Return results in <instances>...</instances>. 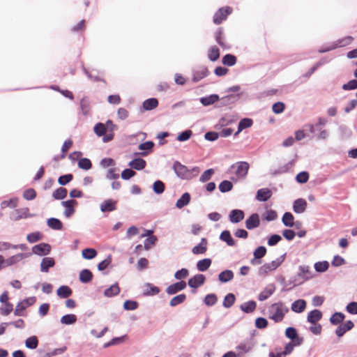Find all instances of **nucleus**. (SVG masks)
<instances>
[{
	"label": "nucleus",
	"mask_w": 357,
	"mask_h": 357,
	"mask_svg": "<svg viewBox=\"0 0 357 357\" xmlns=\"http://www.w3.org/2000/svg\"><path fill=\"white\" fill-rule=\"evenodd\" d=\"M269 319L273 320L275 323L283 320L286 313L289 312V308L282 302L272 304L269 309Z\"/></svg>",
	"instance_id": "nucleus-1"
},
{
	"label": "nucleus",
	"mask_w": 357,
	"mask_h": 357,
	"mask_svg": "<svg viewBox=\"0 0 357 357\" xmlns=\"http://www.w3.org/2000/svg\"><path fill=\"white\" fill-rule=\"evenodd\" d=\"M250 165L248 162L245 161L237 162L231 165L230 169H234V174L237 179H244L248 172Z\"/></svg>",
	"instance_id": "nucleus-2"
},
{
	"label": "nucleus",
	"mask_w": 357,
	"mask_h": 357,
	"mask_svg": "<svg viewBox=\"0 0 357 357\" xmlns=\"http://www.w3.org/2000/svg\"><path fill=\"white\" fill-rule=\"evenodd\" d=\"M285 257V254L280 256L275 260L272 261L270 263H266L262 265L259 269V275H264L267 274L268 272L275 270L284 261Z\"/></svg>",
	"instance_id": "nucleus-3"
},
{
	"label": "nucleus",
	"mask_w": 357,
	"mask_h": 357,
	"mask_svg": "<svg viewBox=\"0 0 357 357\" xmlns=\"http://www.w3.org/2000/svg\"><path fill=\"white\" fill-rule=\"evenodd\" d=\"M353 40V38L351 36H346L342 39L337 40L327 45L326 47L320 48L319 50V53H325L331 50H333L337 47H344L349 45Z\"/></svg>",
	"instance_id": "nucleus-4"
},
{
	"label": "nucleus",
	"mask_w": 357,
	"mask_h": 357,
	"mask_svg": "<svg viewBox=\"0 0 357 357\" xmlns=\"http://www.w3.org/2000/svg\"><path fill=\"white\" fill-rule=\"evenodd\" d=\"M173 169L178 177L183 179H188L191 178V172L186 166L182 165L181 162L176 161L173 165Z\"/></svg>",
	"instance_id": "nucleus-5"
},
{
	"label": "nucleus",
	"mask_w": 357,
	"mask_h": 357,
	"mask_svg": "<svg viewBox=\"0 0 357 357\" xmlns=\"http://www.w3.org/2000/svg\"><path fill=\"white\" fill-rule=\"evenodd\" d=\"M254 347V344L250 340H245L241 342L236 347L238 357H243L244 354L250 352Z\"/></svg>",
	"instance_id": "nucleus-6"
},
{
	"label": "nucleus",
	"mask_w": 357,
	"mask_h": 357,
	"mask_svg": "<svg viewBox=\"0 0 357 357\" xmlns=\"http://www.w3.org/2000/svg\"><path fill=\"white\" fill-rule=\"evenodd\" d=\"M233 11L232 8L225 6L220 8L214 15L213 22H222L227 20V16Z\"/></svg>",
	"instance_id": "nucleus-7"
},
{
	"label": "nucleus",
	"mask_w": 357,
	"mask_h": 357,
	"mask_svg": "<svg viewBox=\"0 0 357 357\" xmlns=\"http://www.w3.org/2000/svg\"><path fill=\"white\" fill-rule=\"evenodd\" d=\"M31 254L32 253L31 252L18 253L15 255L11 256L8 259H4L5 266L6 267L16 264L20 261H22L23 259L29 257L31 255Z\"/></svg>",
	"instance_id": "nucleus-8"
},
{
	"label": "nucleus",
	"mask_w": 357,
	"mask_h": 357,
	"mask_svg": "<svg viewBox=\"0 0 357 357\" xmlns=\"http://www.w3.org/2000/svg\"><path fill=\"white\" fill-rule=\"evenodd\" d=\"M285 335L287 338L296 342L297 345H301L304 341L303 337H299L297 331L294 327H288L285 331Z\"/></svg>",
	"instance_id": "nucleus-9"
},
{
	"label": "nucleus",
	"mask_w": 357,
	"mask_h": 357,
	"mask_svg": "<svg viewBox=\"0 0 357 357\" xmlns=\"http://www.w3.org/2000/svg\"><path fill=\"white\" fill-rule=\"evenodd\" d=\"M186 282L183 280L175 282L166 288V293L168 295H174L186 288Z\"/></svg>",
	"instance_id": "nucleus-10"
},
{
	"label": "nucleus",
	"mask_w": 357,
	"mask_h": 357,
	"mask_svg": "<svg viewBox=\"0 0 357 357\" xmlns=\"http://www.w3.org/2000/svg\"><path fill=\"white\" fill-rule=\"evenodd\" d=\"M51 251V246L45 243H41L32 248V252L35 255L42 256L47 255Z\"/></svg>",
	"instance_id": "nucleus-11"
},
{
	"label": "nucleus",
	"mask_w": 357,
	"mask_h": 357,
	"mask_svg": "<svg viewBox=\"0 0 357 357\" xmlns=\"http://www.w3.org/2000/svg\"><path fill=\"white\" fill-rule=\"evenodd\" d=\"M298 269L299 273L297 274L296 277L301 278L303 280L302 282H299L298 283V284H302L303 281L308 280L312 278V273L309 266H299Z\"/></svg>",
	"instance_id": "nucleus-12"
},
{
	"label": "nucleus",
	"mask_w": 357,
	"mask_h": 357,
	"mask_svg": "<svg viewBox=\"0 0 357 357\" xmlns=\"http://www.w3.org/2000/svg\"><path fill=\"white\" fill-rule=\"evenodd\" d=\"M266 254V248L264 246H259L253 252L254 258L251 259L250 262L252 265H258L261 263V258L264 257Z\"/></svg>",
	"instance_id": "nucleus-13"
},
{
	"label": "nucleus",
	"mask_w": 357,
	"mask_h": 357,
	"mask_svg": "<svg viewBox=\"0 0 357 357\" xmlns=\"http://www.w3.org/2000/svg\"><path fill=\"white\" fill-rule=\"evenodd\" d=\"M206 277L203 274H197L188 280V284L191 288L197 289L204 283Z\"/></svg>",
	"instance_id": "nucleus-14"
},
{
	"label": "nucleus",
	"mask_w": 357,
	"mask_h": 357,
	"mask_svg": "<svg viewBox=\"0 0 357 357\" xmlns=\"http://www.w3.org/2000/svg\"><path fill=\"white\" fill-rule=\"evenodd\" d=\"M354 326V323L349 320L345 321L344 324H340L335 329V334L338 337H342L347 331L351 330Z\"/></svg>",
	"instance_id": "nucleus-15"
},
{
	"label": "nucleus",
	"mask_w": 357,
	"mask_h": 357,
	"mask_svg": "<svg viewBox=\"0 0 357 357\" xmlns=\"http://www.w3.org/2000/svg\"><path fill=\"white\" fill-rule=\"evenodd\" d=\"M260 225L259 216L257 213L252 214L245 220V227L248 229L251 230L258 227Z\"/></svg>",
	"instance_id": "nucleus-16"
},
{
	"label": "nucleus",
	"mask_w": 357,
	"mask_h": 357,
	"mask_svg": "<svg viewBox=\"0 0 357 357\" xmlns=\"http://www.w3.org/2000/svg\"><path fill=\"white\" fill-rule=\"evenodd\" d=\"M77 204V202L75 199H70L61 202V204L65 207L63 214L66 218L70 217L75 213L73 206Z\"/></svg>",
	"instance_id": "nucleus-17"
},
{
	"label": "nucleus",
	"mask_w": 357,
	"mask_h": 357,
	"mask_svg": "<svg viewBox=\"0 0 357 357\" xmlns=\"http://www.w3.org/2000/svg\"><path fill=\"white\" fill-rule=\"evenodd\" d=\"M116 201L112 199H106L100 204V211L103 213L115 211L116 209Z\"/></svg>",
	"instance_id": "nucleus-18"
},
{
	"label": "nucleus",
	"mask_w": 357,
	"mask_h": 357,
	"mask_svg": "<svg viewBox=\"0 0 357 357\" xmlns=\"http://www.w3.org/2000/svg\"><path fill=\"white\" fill-rule=\"evenodd\" d=\"M275 290V286L274 284H270L267 285L264 289L259 294L258 299L260 301H264L268 298Z\"/></svg>",
	"instance_id": "nucleus-19"
},
{
	"label": "nucleus",
	"mask_w": 357,
	"mask_h": 357,
	"mask_svg": "<svg viewBox=\"0 0 357 357\" xmlns=\"http://www.w3.org/2000/svg\"><path fill=\"white\" fill-rule=\"evenodd\" d=\"M244 212L240 209H233L230 211L229 218V220L232 223H238L243 220Z\"/></svg>",
	"instance_id": "nucleus-20"
},
{
	"label": "nucleus",
	"mask_w": 357,
	"mask_h": 357,
	"mask_svg": "<svg viewBox=\"0 0 357 357\" xmlns=\"http://www.w3.org/2000/svg\"><path fill=\"white\" fill-rule=\"evenodd\" d=\"M307 205V202L304 199H297L294 202L293 210L296 213H302L305 211Z\"/></svg>",
	"instance_id": "nucleus-21"
},
{
	"label": "nucleus",
	"mask_w": 357,
	"mask_h": 357,
	"mask_svg": "<svg viewBox=\"0 0 357 357\" xmlns=\"http://www.w3.org/2000/svg\"><path fill=\"white\" fill-rule=\"evenodd\" d=\"M207 239L206 238H202L200 243L193 247L192 249V252L194 255L204 254L207 250Z\"/></svg>",
	"instance_id": "nucleus-22"
},
{
	"label": "nucleus",
	"mask_w": 357,
	"mask_h": 357,
	"mask_svg": "<svg viewBox=\"0 0 357 357\" xmlns=\"http://www.w3.org/2000/svg\"><path fill=\"white\" fill-rule=\"evenodd\" d=\"M272 195V192L270 189L264 188L259 189L257 192L256 199L259 202L267 201Z\"/></svg>",
	"instance_id": "nucleus-23"
},
{
	"label": "nucleus",
	"mask_w": 357,
	"mask_h": 357,
	"mask_svg": "<svg viewBox=\"0 0 357 357\" xmlns=\"http://www.w3.org/2000/svg\"><path fill=\"white\" fill-rule=\"evenodd\" d=\"M306 301L303 299H298L291 303V310L296 313H301L306 308Z\"/></svg>",
	"instance_id": "nucleus-24"
},
{
	"label": "nucleus",
	"mask_w": 357,
	"mask_h": 357,
	"mask_svg": "<svg viewBox=\"0 0 357 357\" xmlns=\"http://www.w3.org/2000/svg\"><path fill=\"white\" fill-rule=\"evenodd\" d=\"M55 265V261L52 257H44L40 263V271L47 273L49 268Z\"/></svg>",
	"instance_id": "nucleus-25"
},
{
	"label": "nucleus",
	"mask_w": 357,
	"mask_h": 357,
	"mask_svg": "<svg viewBox=\"0 0 357 357\" xmlns=\"http://www.w3.org/2000/svg\"><path fill=\"white\" fill-rule=\"evenodd\" d=\"M322 317V313L319 310H313L310 311L307 317V321L312 324H315Z\"/></svg>",
	"instance_id": "nucleus-26"
},
{
	"label": "nucleus",
	"mask_w": 357,
	"mask_h": 357,
	"mask_svg": "<svg viewBox=\"0 0 357 357\" xmlns=\"http://www.w3.org/2000/svg\"><path fill=\"white\" fill-rule=\"evenodd\" d=\"M146 162L142 158H135L128 163V166L135 170H142L145 168Z\"/></svg>",
	"instance_id": "nucleus-27"
},
{
	"label": "nucleus",
	"mask_w": 357,
	"mask_h": 357,
	"mask_svg": "<svg viewBox=\"0 0 357 357\" xmlns=\"http://www.w3.org/2000/svg\"><path fill=\"white\" fill-rule=\"evenodd\" d=\"M208 74V69L206 67H202L201 69L193 72L192 79L194 82H198L203 78L206 77Z\"/></svg>",
	"instance_id": "nucleus-28"
},
{
	"label": "nucleus",
	"mask_w": 357,
	"mask_h": 357,
	"mask_svg": "<svg viewBox=\"0 0 357 357\" xmlns=\"http://www.w3.org/2000/svg\"><path fill=\"white\" fill-rule=\"evenodd\" d=\"M220 239L227 243L229 246H235L236 242L231 237V233L228 230H225L221 232Z\"/></svg>",
	"instance_id": "nucleus-29"
},
{
	"label": "nucleus",
	"mask_w": 357,
	"mask_h": 357,
	"mask_svg": "<svg viewBox=\"0 0 357 357\" xmlns=\"http://www.w3.org/2000/svg\"><path fill=\"white\" fill-rule=\"evenodd\" d=\"M28 208L16 209L12 213L10 218L15 221L20 219L26 218L28 217Z\"/></svg>",
	"instance_id": "nucleus-30"
},
{
	"label": "nucleus",
	"mask_w": 357,
	"mask_h": 357,
	"mask_svg": "<svg viewBox=\"0 0 357 357\" xmlns=\"http://www.w3.org/2000/svg\"><path fill=\"white\" fill-rule=\"evenodd\" d=\"M72 294V289L66 285L61 286L56 291L57 296L61 298H66L70 296Z\"/></svg>",
	"instance_id": "nucleus-31"
},
{
	"label": "nucleus",
	"mask_w": 357,
	"mask_h": 357,
	"mask_svg": "<svg viewBox=\"0 0 357 357\" xmlns=\"http://www.w3.org/2000/svg\"><path fill=\"white\" fill-rule=\"evenodd\" d=\"M158 105V100L155 98L146 99L143 102L142 106L144 110L149 111L155 109Z\"/></svg>",
	"instance_id": "nucleus-32"
},
{
	"label": "nucleus",
	"mask_w": 357,
	"mask_h": 357,
	"mask_svg": "<svg viewBox=\"0 0 357 357\" xmlns=\"http://www.w3.org/2000/svg\"><path fill=\"white\" fill-rule=\"evenodd\" d=\"M219 100V96L217 94H211L208 96L202 97L199 101L204 106H209L213 105Z\"/></svg>",
	"instance_id": "nucleus-33"
},
{
	"label": "nucleus",
	"mask_w": 357,
	"mask_h": 357,
	"mask_svg": "<svg viewBox=\"0 0 357 357\" xmlns=\"http://www.w3.org/2000/svg\"><path fill=\"white\" fill-rule=\"evenodd\" d=\"M93 278V274L89 269H83L80 271L79 275V280L82 283H88Z\"/></svg>",
	"instance_id": "nucleus-34"
},
{
	"label": "nucleus",
	"mask_w": 357,
	"mask_h": 357,
	"mask_svg": "<svg viewBox=\"0 0 357 357\" xmlns=\"http://www.w3.org/2000/svg\"><path fill=\"white\" fill-rule=\"evenodd\" d=\"M257 307V303L254 301H250L245 303H243L241 305V310L245 313H251L253 312Z\"/></svg>",
	"instance_id": "nucleus-35"
},
{
	"label": "nucleus",
	"mask_w": 357,
	"mask_h": 357,
	"mask_svg": "<svg viewBox=\"0 0 357 357\" xmlns=\"http://www.w3.org/2000/svg\"><path fill=\"white\" fill-rule=\"evenodd\" d=\"M190 201V195L188 192H185L182 196L176 201V207L178 208H182L185 206L188 205Z\"/></svg>",
	"instance_id": "nucleus-36"
},
{
	"label": "nucleus",
	"mask_w": 357,
	"mask_h": 357,
	"mask_svg": "<svg viewBox=\"0 0 357 357\" xmlns=\"http://www.w3.org/2000/svg\"><path fill=\"white\" fill-rule=\"evenodd\" d=\"M234 278V273L231 270L222 271L218 275V280L221 282H228Z\"/></svg>",
	"instance_id": "nucleus-37"
},
{
	"label": "nucleus",
	"mask_w": 357,
	"mask_h": 357,
	"mask_svg": "<svg viewBox=\"0 0 357 357\" xmlns=\"http://www.w3.org/2000/svg\"><path fill=\"white\" fill-rule=\"evenodd\" d=\"M47 226L54 230H61L63 228V224L60 220L55 218H50L47 222Z\"/></svg>",
	"instance_id": "nucleus-38"
},
{
	"label": "nucleus",
	"mask_w": 357,
	"mask_h": 357,
	"mask_svg": "<svg viewBox=\"0 0 357 357\" xmlns=\"http://www.w3.org/2000/svg\"><path fill=\"white\" fill-rule=\"evenodd\" d=\"M120 292V288L117 283L114 284L113 285L110 286L109 288L106 289L104 291V295L106 297H112L114 296H116Z\"/></svg>",
	"instance_id": "nucleus-39"
},
{
	"label": "nucleus",
	"mask_w": 357,
	"mask_h": 357,
	"mask_svg": "<svg viewBox=\"0 0 357 357\" xmlns=\"http://www.w3.org/2000/svg\"><path fill=\"white\" fill-rule=\"evenodd\" d=\"M154 146V143L151 141H147L142 143L138 146V149L142 151H147L146 152H142L140 153L142 156H146L149 152H151Z\"/></svg>",
	"instance_id": "nucleus-40"
},
{
	"label": "nucleus",
	"mask_w": 357,
	"mask_h": 357,
	"mask_svg": "<svg viewBox=\"0 0 357 357\" xmlns=\"http://www.w3.org/2000/svg\"><path fill=\"white\" fill-rule=\"evenodd\" d=\"M294 215L290 212H286L282 216V222L284 226L292 227L294 225Z\"/></svg>",
	"instance_id": "nucleus-41"
},
{
	"label": "nucleus",
	"mask_w": 357,
	"mask_h": 357,
	"mask_svg": "<svg viewBox=\"0 0 357 357\" xmlns=\"http://www.w3.org/2000/svg\"><path fill=\"white\" fill-rule=\"evenodd\" d=\"M345 315L342 312H335L330 318V322L333 325H338L342 323Z\"/></svg>",
	"instance_id": "nucleus-42"
},
{
	"label": "nucleus",
	"mask_w": 357,
	"mask_h": 357,
	"mask_svg": "<svg viewBox=\"0 0 357 357\" xmlns=\"http://www.w3.org/2000/svg\"><path fill=\"white\" fill-rule=\"evenodd\" d=\"M220 57V51L218 47L216 46H212L208 51V58L210 61L214 62L217 61Z\"/></svg>",
	"instance_id": "nucleus-43"
},
{
	"label": "nucleus",
	"mask_w": 357,
	"mask_h": 357,
	"mask_svg": "<svg viewBox=\"0 0 357 357\" xmlns=\"http://www.w3.org/2000/svg\"><path fill=\"white\" fill-rule=\"evenodd\" d=\"M211 264V259L209 258H205L199 260L197 263V268L199 271H206Z\"/></svg>",
	"instance_id": "nucleus-44"
},
{
	"label": "nucleus",
	"mask_w": 357,
	"mask_h": 357,
	"mask_svg": "<svg viewBox=\"0 0 357 357\" xmlns=\"http://www.w3.org/2000/svg\"><path fill=\"white\" fill-rule=\"evenodd\" d=\"M236 57L231 54H225L222 59V63L227 66H234L236 63Z\"/></svg>",
	"instance_id": "nucleus-45"
},
{
	"label": "nucleus",
	"mask_w": 357,
	"mask_h": 357,
	"mask_svg": "<svg viewBox=\"0 0 357 357\" xmlns=\"http://www.w3.org/2000/svg\"><path fill=\"white\" fill-rule=\"evenodd\" d=\"M236 297L234 294L229 293L227 294L223 300L222 305L225 308H229L231 307L234 303H235Z\"/></svg>",
	"instance_id": "nucleus-46"
},
{
	"label": "nucleus",
	"mask_w": 357,
	"mask_h": 357,
	"mask_svg": "<svg viewBox=\"0 0 357 357\" xmlns=\"http://www.w3.org/2000/svg\"><path fill=\"white\" fill-rule=\"evenodd\" d=\"M77 317L73 314H66L61 318V323L65 325H71L76 322Z\"/></svg>",
	"instance_id": "nucleus-47"
},
{
	"label": "nucleus",
	"mask_w": 357,
	"mask_h": 357,
	"mask_svg": "<svg viewBox=\"0 0 357 357\" xmlns=\"http://www.w3.org/2000/svg\"><path fill=\"white\" fill-rule=\"evenodd\" d=\"M186 299V295L181 294L173 297L169 301V305L171 307H175L179 304L183 303Z\"/></svg>",
	"instance_id": "nucleus-48"
},
{
	"label": "nucleus",
	"mask_w": 357,
	"mask_h": 357,
	"mask_svg": "<svg viewBox=\"0 0 357 357\" xmlns=\"http://www.w3.org/2000/svg\"><path fill=\"white\" fill-rule=\"evenodd\" d=\"M80 108L84 115H87L90 111V101L88 98L84 97L80 100Z\"/></svg>",
	"instance_id": "nucleus-49"
},
{
	"label": "nucleus",
	"mask_w": 357,
	"mask_h": 357,
	"mask_svg": "<svg viewBox=\"0 0 357 357\" xmlns=\"http://www.w3.org/2000/svg\"><path fill=\"white\" fill-rule=\"evenodd\" d=\"M218 188L222 193L227 192L232 190L233 184L231 181L225 180L219 184Z\"/></svg>",
	"instance_id": "nucleus-50"
},
{
	"label": "nucleus",
	"mask_w": 357,
	"mask_h": 357,
	"mask_svg": "<svg viewBox=\"0 0 357 357\" xmlns=\"http://www.w3.org/2000/svg\"><path fill=\"white\" fill-rule=\"evenodd\" d=\"M253 124V121L249 118L241 119L238 123V132L243 131L245 128L251 127Z\"/></svg>",
	"instance_id": "nucleus-51"
},
{
	"label": "nucleus",
	"mask_w": 357,
	"mask_h": 357,
	"mask_svg": "<svg viewBox=\"0 0 357 357\" xmlns=\"http://www.w3.org/2000/svg\"><path fill=\"white\" fill-rule=\"evenodd\" d=\"M93 131L98 137L103 136L107 131L105 125L102 123H98L93 127Z\"/></svg>",
	"instance_id": "nucleus-52"
},
{
	"label": "nucleus",
	"mask_w": 357,
	"mask_h": 357,
	"mask_svg": "<svg viewBox=\"0 0 357 357\" xmlns=\"http://www.w3.org/2000/svg\"><path fill=\"white\" fill-rule=\"evenodd\" d=\"M38 345V340L36 336H31L25 340V346L30 349H36Z\"/></svg>",
	"instance_id": "nucleus-53"
},
{
	"label": "nucleus",
	"mask_w": 357,
	"mask_h": 357,
	"mask_svg": "<svg viewBox=\"0 0 357 357\" xmlns=\"http://www.w3.org/2000/svg\"><path fill=\"white\" fill-rule=\"evenodd\" d=\"M82 255L86 259H92L97 255V252L93 248H86L82 250Z\"/></svg>",
	"instance_id": "nucleus-54"
},
{
	"label": "nucleus",
	"mask_w": 357,
	"mask_h": 357,
	"mask_svg": "<svg viewBox=\"0 0 357 357\" xmlns=\"http://www.w3.org/2000/svg\"><path fill=\"white\" fill-rule=\"evenodd\" d=\"M67 190L64 188H57L52 194L55 199H63L67 196Z\"/></svg>",
	"instance_id": "nucleus-55"
},
{
	"label": "nucleus",
	"mask_w": 357,
	"mask_h": 357,
	"mask_svg": "<svg viewBox=\"0 0 357 357\" xmlns=\"http://www.w3.org/2000/svg\"><path fill=\"white\" fill-rule=\"evenodd\" d=\"M314 269L317 272H325L329 267V264L327 261H318L314 264Z\"/></svg>",
	"instance_id": "nucleus-56"
},
{
	"label": "nucleus",
	"mask_w": 357,
	"mask_h": 357,
	"mask_svg": "<svg viewBox=\"0 0 357 357\" xmlns=\"http://www.w3.org/2000/svg\"><path fill=\"white\" fill-rule=\"evenodd\" d=\"M146 286L148 289L144 292L145 296H153L160 292V289L158 287L153 286L151 283H146Z\"/></svg>",
	"instance_id": "nucleus-57"
},
{
	"label": "nucleus",
	"mask_w": 357,
	"mask_h": 357,
	"mask_svg": "<svg viewBox=\"0 0 357 357\" xmlns=\"http://www.w3.org/2000/svg\"><path fill=\"white\" fill-rule=\"evenodd\" d=\"M165 184L162 181L158 180L153 183V190L155 194L160 195L165 191Z\"/></svg>",
	"instance_id": "nucleus-58"
},
{
	"label": "nucleus",
	"mask_w": 357,
	"mask_h": 357,
	"mask_svg": "<svg viewBox=\"0 0 357 357\" xmlns=\"http://www.w3.org/2000/svg\"><path fill=\"white\" fill-rule=\"evenodd\" d=\"M78 167L82 169L89 170L92 167V163L89 159L84 158L79 160Z\"/></svg>",
	"instance_id": "nucleus-59"
},
{
	"label": "nucleus",
	"mask_w": 357,
	"mask_h": 357,
	"mask_svg": "<svg viewBox=\"0 0 357 357\" xmlns=\"http://www.w3.org/2000/svg\"><path fill=\"white\" fill-rule=\"evenodd\" d=\"M127 337V335H123L119 337H114L109 342L105 343L103 344V348H107L109 347L119 344L123 341L124 339Z\"/></svg>",
	"instance_id": "nucleus-60"
},
{
	"label": "nucleus",
	"mask_w": 357,
	"mask_h": 357,
	"mask_svg": "<svg viewBox=\"0 0 357 357\" xmlns=\"http://www.w3.org/2000/svg\"><path fill=\"white\" fill-rule=\"evenodd\" d=\"M218 298L215 294H209L205 296L204 303L207 306H213L217 303Z\"/></svg>",
	"instance_id": "nucleus-61"
},
{
	"label": "nucleus",
	"mask_w": 357,
	"mask_h": 357,
	"mask_svg": "<svg viewBox=\"0 0 357 357\" xmlns=\"http://www.w3.org/2000/svg\"><path fill=\"white\" fill-rule=\"evenodd\" d=\"M192 135V132L190 130H186L181 132L176 137V139L179 142H185L188 140Z\"/></svg>",
	"instance_id": "nucleus-62"
},
{
	"label": "nucleus",
	"mask_w": 357,
	"mask_h": 357,
	"mask_svg": "<svg viewBox=\"0 0 357 357\" xmlns=\"http://www.w3.org/2000/svg\"><path fill=\"white\" fill-rule=\"evenodd\" d=\"M214 174L213 169H206L203 172L199 178V181L202 183L206 182L211 179V176Z\"/></svg>",
	"instance_id": "nucleus-63"
},
{
	"label": "nucleus",
	"mask_w": 357,
	"mask_h": 357,
	"mask_svg": "<svg viewBox=\"0 0 357 357\" xmlns=\"http://www.w3.org/2000/svg\"><path fill=\"white\" fill-rule=\"evenodd\" d=\"M309 179V174L307 172H301L296 176V180L299 183H305Z\"/></svg>",
	"instance_id": "nucleus-64"
}]
</instances>
